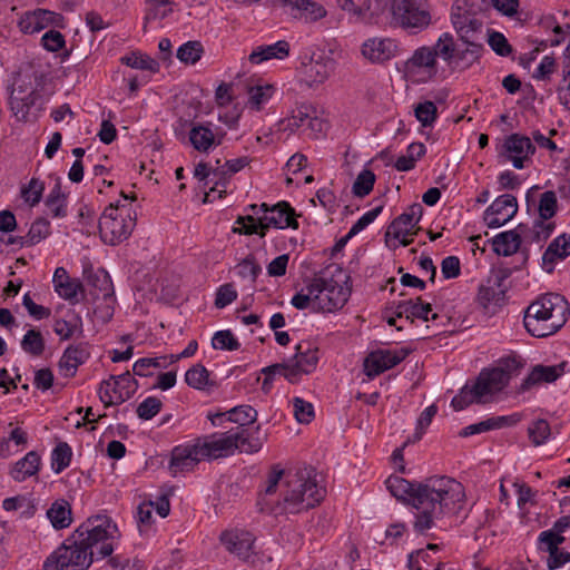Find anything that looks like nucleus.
I'll list each match as a JSON object with an SVG mask.
<instances>
[{"instance_id": "393cba45", "label": "nucleus", "mask_w": 570, "mask_h": 570, "mask_svg": "<svg viewBox=\"0 0 570 570\" xmlns=\"http://www.w3.org/2000/svg\"><path fill=\"white\" fill-rule=\"evenodd\" d=\"M392 3L394 0H366L357 19L381 26H393Z\"/></svg>"}, {"instance_id": "a211bd4d", "label": "nucleus", "mask_w": 570, "mask_h": 570, "mask_svg": "<svg viewBox=\"0 0 570 570\" xmlns=\"http://www.w3.org/2000/svg\"><path fill=\"white\" fill-rule=\"evenodd\" d=\"M421 216H396L385 230V244L390 249L412 244L420 230L417 226Z\"/></svg>"}, {"instance_id": "7ed1b4c3", "label": "nucleus", "mask_w": 570, "mask_h": 570, "mask_svg": "<svg viewBox=\"0 0 570 570\" xmlns=\"http://www.w3.org/2000/svg\"><path fill=\"white\" fill-rule=\"evenodd\" d=\"M117 538V525L109 518H90L46 559L43 569L87 570L95 560L114 552Z\"/></svg>"}, {"instance_id": "37998d69", "label": "nucleus", "mask_w": 570, "mask_h": 570, "mask_svg": "<svg viewBox=\"0 0 570 570\" xmlns=\"http://www.w3.org/2000/svg\"><path fill=\"white\" fill-rule=\"evenodd\" d=\"M291 304L297 309L311 308L317 312L315 283L313 279L292 297Z\"/></svg>"}, {"instance_id": "cd10ccee", "label": "nucleus", "mask_w": 570, "mask_h": 570, "mask_svg": "<svg viewBox=\"0 0 570 570\" xmlns=\"http://www.w3.org/2000/svg\"><path fill=\"white\" fill-rule=\"evenodd\" d=\"M276 87L272 83L258 80L247 87L246 107L252 111H261L274 97Z\"/></svg>"}, {"instance_id": "e433bc0d", "label": "nucleus", "mask_w": 570, "mask_h": 570, "mask_svg": "<svg viewBox=\"0 0 570 570\" xmlns=\"http://www.w3.org/2000/svg\"><path fill=\"white\" fill-rule=\"evenodd\" d=\"M47 517L55 529L68 528L72 522L70 504L65 499L56 500L48 509Z\"/></svg>"}, {"instance_id": "473e14b6", "label": "nucleus", "mask_w": 570, "mask_h": 570, "mask_svg": "<svg viewBox=\"0 0 570 570\" xmlns=\"http://www.w3.org/2000/svg\"><path fill=\"white\" fill-rule=\"evenodd\" d=\"M47 180L50 190L45 198V205L53 214H61L66 210L67 206V196L61 189V177L56 173H50L47 176Z\"/></svg>"}, {"instance_id": "8fccbe9b", "label": "nucleus", "mask_w": 570, "mask_h": 570, "mask_svg": "<svg viewBox=\"0 0 570 570\" xmlns=\"http://www.w3.org/2000/svg\"><path fill=\"white\" fill-rule=\"evenodd\" d=\"M414 116L423 127H432L438 119V108L433 101L425 100L414 107Z\"/></svg>"}, {"instance_id": "a878e982", "label": "nucleus", "mask_w": 570, "mask_h": 570, "mask_svg": "<svg viewBox=\"0 0 570 570\" xmlns=\"http://www.w3.org/2000/svg\"><path fill=\"white\" fill-rule=\"evenodd\" d=\"M89 356V348L85 343L68 346L59 361L61 375L65 377L75 376L78 367L86 363Z\"/></svg>"}, {"instance_id": "4d7b16f0", "label": "nucleus", "mask_w": 570, "mask_h": 570, "mask_svg": "<svg viewBox=\"0 0 570 570\" xmlns=\"http://www.w3.org/2000/svg\"><path fill=\"white\" fill-rule=\"evenodd\" d=\"M236 269L238 276L244 279H248L250 283H255L262 272L261 266L255 262V258L250 256L238 263Z\"/></svg>"}, {"instance_id": "4468645a", "label": "nucleus", "mask_w": 570, "mask_h": 570, "mask_svg": "<svg viewBox=\"0 0 570 570\" xmlns=\"http://www.w3.org/2000/svg\"><path fill=\"white\" fill-rule=\"evenodd\" d=\"M282 124L285 130L294 132L298 129H303L313 138H317L327 129V122L317 116L316 108L309 104L296 106Z\"/></svg>"}, {"instance_id": "9d476101", "label": "nucleus", "mask_w": 570, "mask_h": 570, "mask_svg": "<svg viewBox=\"0 0 570 570\" xmlns=\"http://www.w3.org/2000/svg\"><path fill=\"white\" fill-rule=\"evenodd\" d=\"M521 362L515 356H508L499 360L498 365L490 370H483L475 383L488 401L493 394L501 392L510 382L511 377L518 374Z\"/></svg>"}, {"instance_id": "6e6552de", "label": "nucleus", "mask_w": 570, "mask_h": 570, "mask_svg": "<svg viewBox=\"0 0 570 570\" xmlns=\"http://www.w3.org/2000/svg\"><path fill=\"white\" fill-rule=\"evenodd\" d=\"M451 22L459 40L476 51H483V22L466 0H456L451 9Z\"/></svg>"}, {"instance_id": "4be33fe9", "label": "nucleus", "mask_w": 570, "mask_h": 570, "mask_svg": "<svg viewBox=\"0 0 570 570\" xmlns=\"http://www.w3.org/2000/svg\"><path fill=\"white\" fill-rule=\"evenodd\" d=\"M504 156L517 169H522L531 161L535 147L531 139L520 134H512L504 140Z\"/></svg>"}, {"instance_id": "603ef678", "label": "nucleus", "mask_w": 570, "mask_h": 570, "mask_svg": "<svg viewBox=\"0 0 570 570\" xmlns=\"http://www.w3.org/2000/svg\"><path fill=\"white\" fill-rule=\"evenodd\" d=\"M528 434L534 446L542 445L550 436V425L546 420L539 419L529 425Z\"/></svg>"}, {"instance_id": "774afa93", "label": "nucleus", "mask_w": 570, "mask_h": 570, "mask_svg": "<svg viewBox=\"0 0 570 570\" xmlns=\"http://www.w3.org/2000/svg\"><path fill=\"white\" fill-rule=\"evenodd\" d=\"M556 60L550 56H544L533 72V78L544 80L553 73Z\"/></svg>"}, {"instance_id": "58836bf2", "label": "nucleus", "mask_w": 570, "mask_h": 570, "mask_svg": "<svg viewBox=\"0 0 570 570\" xmlns=\"http://www.w3.org/2000/svg\"><path fill=\"white\" fill-rule=\"evenodd\" d=\"M45 181L32 177L28 183L20 187V198L28 208L36 207L43 197Z\"/></svg>"}, {"instance_id": "3c124183", "label": "nucleus", "mask_w": 570, "mask_h": 570, "mask_svg": "<svg viewBox=\"0 0 570 570\" xmlns=\"http://www.w3.org/2000/svg\"><path fill=\"white\" fill-rule=\"evenodd\" d=\"M204 48L199 41H187L177 50V58L189 65H195L203 56Z\"/></svg>"}, {"instance_id": "412c9836", "label": "nucleus", "mask_w": 570, "mask_h": 570, "mask_svg": "<svg viewBox=\"0 0 570 570\" xmlns=\"http://www.w3.org/2000/svg\"><path fill=\"white\" fill-rule=\"evenodd\" d=\"M63 17L47 9L24 11L19 16L18 28L24 35L38 33L49 27H62Z\"/></svg>"}, {"instance_id": "338daca9", "label": "nucleus", "mask_w": 570, "mask_h": 570, "mask_svg": "<svg viewBox=\"0 0 570 570\" xmlns=\"http://www.w3.org/2000/svg\"><path fill=\"white\" fill-rule=\"evenodd\" d=\"M22 304L27 308L30 316L36 320H42L50 315V309L42 305L36 304L30 297L29 293L23 295Z\"/></svg>"}, {"instance_id": "49530a36", "label": "nucleus", "mask_w": 570, "mask_h": 570, "mask_svg": "<svg viewBox=\"0 0 570 570\" xmlns=\"http://www.w3.org/2000/svg\"><path fill=\"white\" fill-rule=\"evenodd\" d=\"M72 451L68 443L60 442L52 450L51 468L55 473H61L71 462Z\"/></svg>"}, {"instance_id": "ea45409f", "label": "nucleus", "mask_w": 570, "mask_h": 570, "mask_svg": "<svg viewBox=\"0 0 570 570\" xmlns=\"http://www.w3.org/2000/svg\"><path fill=\"white\" fill-rule=\"evenodd\" d=\"M185 382L200 391H210L215 386V382L209 379V372L202 364H196L186 372Z\"/></svg>"}, {"instance_id": "f03ea898", "label": "nucleus", "mask_w": 570, "mask_h": 570, "mask_svg": "<svg viewBox=\"0 0 570 570\" xmlns=\"http://www.w3.org/2000/svg\"><path fill=\"white\" fill-rule=\"evenodd\" d=\"M325 498L313 469L282 470L274 466L257 504L263 512L275 515L297 514L315 508Z\"/></svg>"}, {"instance_id": "b1692460", "label": "nucleus", "mask_w": 570, "mask_h": 570, "mask_svg": "<svg viewBox=\"0 0 570 570\" xmlns=\"http://www.w3.org/2000/svg\"><path fill=\"white\" fill-rule=\"evenodd\" d=\"M399 51L397 41L392 38L374 37L365 40L362 45V55L373 63H383L396 57Z\"/></svg>"}, {"instance_id": "864d4df0", "label": "nucleus", "mask_w": 570, "mask_h": 570, "mask_svg": "<svg viewBox=\"0 0 570 570\" xmlns=\"http://www.w3.org/2000/svg\"><path fill=\"white\" fill-rule=\"evenodd\" d=\"M55 292L70 304H77L80 302L79 294L83 293V285L79 279L72 278L67 284H60Z\"/></svg>"}, {"instance_id": "0eeeda50", "label": "nucleus", "mask_w": 570, "mask_h": 570, "mask_svg": "<svg viewBox=\"0 0 570 570\" xmlns=\"http://www.w3.org/2000/svg\"><path fill=\"white\" fill-rule=\"evenodd\" d=\"M318 362V351L313 348L309 343L297 344L296 353L285 360L283 363H276L262 370L265 375L263 389H269L275 375L284 376L288 382H297L303 374L312 373Z\"/></svg>"}, {"instance_id": "6ab92c4d", "label": "nucleus", "mask_w": 570, "mask_h": 570, "mask_svg": "<svg viewBox=\"0 0 570 570\" xmlns=\"http://www.w3.org/2000/svg\"><path fill=\"white\" fill-rule=\"evenodd\" d=\"M135 226V216H99L100 237L105 244L111 246L126 240Z\"/></svg>"}, {"instance_id": "2f4dec72", "label": "nucleus", "mask_w": 570, "mask_h": 570, "mask_svg": "<svg viewBox=\"0 0 570 570\" xmlns=\"http://www.w3.org/2000/svg\"><path fill=\"white\" fill-rule=\"evenodd\" d=\"M40 466V455L36 451H30L12 465L9 474L16 482H23L28 478L36 476Z\"/></svg>"}, {"instance_id": "bf43d9fd", "label": "nucleus", "mask_w": 570, "mask_h": 570, "mask_svg": "<svg viewBox=\"0 0 570 570\" xmlns=\"http://www.w3.org/2000/svg\"><path fill=\"white\" fill-rule=\"evenodd\" d=\"M50 229L49 222L40 216L38 217L30 226V229L28 232V237L31 244H37L41 239H43L48 234Z\"/></svg>"}, {"instance_id": "c9c22d12", "label": "nucleus", "mask_w": 570, "mask_h": 570, "mask_svg": "<svg viewBox=\"0 0 570 570\" xmlns=\"http://www.w3.org/2000/svg\"><path fill=\"white\" fill-rule=\"evenodd\" d=\"M53 332L61 340L71 338L76 333L82 332L81 317L72 311L68 312L65 317L55 320Z\"/></svg>"}, {"instance_id": "2eb2a0df", "label": "nucleus", "mask_w": 570, "mask_h": 570, "mask_svg": "<svg viewBox=\"0 0 570 570\" xmlns=\"http://www.w3.org/2000/svg\"><path fill=\"white\" fill-rule=\"evenodd\" d=\"M298 216H237V224L239 227L235 228L234 232L239 234L253 235L258 234L265 236L266 230L272 226L278 229L298 228Z\"/></svg>"}, {"instance_id": "a18cd8bd", "label": "nucleus", "mask_w": 570, "mask_h": 570, "mask_svg": "<svg viewBox=\"0 0 570 570\" xmlns=\"http://www.w3.org/2000/svg\"><path fill=\"white\" fill-rule=\"evenodd\" d=\"M375 180L376 176L371 169H362L352 185L353 195L356 197L367 196L373 190Z\"/></svg>"}, {"instance_id": "f3484780", "label": "nucleus", "mask_w": 570, "mask_h": 570, "mask_svg": "<svg viewBox=\"0 0 570 570\" xmlns=\"http://www.w3.org/2000/svg\"><path fill=\"white\" fill-rule=\"evenodd\" d=\"M406 347L379 348L367 354L364 360V373L368 379L382 374L400 364L410 354Z\"/></svg>"}, {"instance_id": "9b49d317", "label": "nucleus", "mask_w": 570, "mask_h": 570, "mask_svg": "<svg viewBox=\"0 0 570 570\" xmlns=\"http://www.w3.org/2000/svg\"><path fill=\"white\" fill-rule=\"evenodd\" d=\"M438 57L435 43L432 47H419L405 61L406 76L412 81L422 83L433 79L438 72Z\"/></svg>"}, {"instance_id": "20e7f679", "label": "nucleus", "mask_w": 570, "mask_h": 570, "mask_svg": "<svg viewBox=\"0 0 570 570\" xmlns=\"http://www.w3.org/2000/svg\"><path fill=\"white\" fill-rule=\"evenodd\" d=\"M570 306L564 296L547 293L534 299L524 311L523 324L534 337L557 333L568 321Z\"/></svg>"}, {"instance_id": "72a5a7b5", "label": "nucleus", "mask_w": 570, "mask_h": 570, "mask_svg": "<svg viewBox=\"0 0 570 570\" xmlns=\"http://www.w3.org/2000/svg\"><path fill=\"white\" fill-rule=\"evenodd\" d=\"M561 375L559 366L537 365L522 381L520 392H525L541 383H552Z\"/></svg>"}, {"instance_id": "ddd939ff", "label": "nucleus", "mask_w": 570, "mask_h": 570, "mask_svg": "<svg viewBox=\"0 0 570 570\" xmlns=\"http://www.w3.org/2000/svg\"><path fill=\"white\" fill-rule=\"evenodd\" d=\"M393 26L422 30L431 23V14L421 0H394Z\"/></svg>"}, {"instance_id": "f257e3e1", "label": "nucleus", "mask_w": 570, "mask_h": 570, "mask_svg": "<svg viewBox=\"0 0 570 570\" xmlns=\"http://www.w3.org/2000/svg\"><path fill=\"white\" fill-rule=\"evenodd\" d=\"M385 483L393 497L419 511L414 527L420 532L431 529L434 520L445 514L459 513L465 498L463 485L449 476H431L412 483L391 475Z\"/></svg>"}, {"instance_id": "de8ad7c7", "label": "nucleus", "mask_w": 570, "mask_h": 570, "mask_svg": "<svg viewBox=\"0 0 570 570\" xmlns=\"http://www.w3.org/2000/svg\"><path fill=\"white\" fill-rule=\"evenodd\" d=\"M173 12L170 0H149L145 16V24L151 21H160Z\"/></svg>"}, {"instance_id": "c756f323", "label": "nucleus", "mask_w": 570, "mask_h": 570, "mask_svg": "<svg viewBox=\"0 0 570 570\" xmlns=\"http://www.w3.org/2000/svg\"><path fill=\"white\" fill-rule=\"evenodd\" d=\"M394 315L396 317H405L406 320L420 318L423 321H429V314L431 313V304L423 303L421 297H417L415 301H403L399 302L394 305ZM438 314H432L431 320H435Z\"/></svg>"}, {"instance_id": "0e129e2a", "label": "nucleus", "mask_w": 570, "mask_h": 570, "mask_svg": "<svg viewBox=\"0 0 570 570\" xmlns=\"http://www.w3.org/2000/svg\"><path fill=\"white\" fill-rule=\"evenodd\" d=\"M441 272L444 278H455L461 273L460 259L456 256H446L441 263Z\"/></svg>"}, {"instance_id": "e2e57ef3", "label": "nucleus", "mask_w": 570, "mask_h": 570, "mask_svg": "<svg viewBox=\"0 0 570 570\" xmlns=\"http://www.w3.org/2000/svg\"><path fill=\"white\" fill-rule=\"evenodd\" d=\"M237 298V292L232 284L222 285L216 293L215 306L224 308Z\"/></svg>"}, {"instance_id": "6e6d98bb", "label": "nucleus", "mask_w": 570, "mask_h": 570, "mask_svg": "<svg viewBox=\"0 0 570 570\" xmlns=\"http://www.w3.org/2000/svg\"><path fill=\"white\" fill-rule=\"evenodd\" d=\"M212 345L215 350H227V351H236L240 346L237 338L228 330L216 332L213 336Z\"/></svg>"}, {"instance_id": "c03bdc74", "label": "nucleus", "mask_w": 570, "mask_h": 570, "mask_svg": "<svg viewBox=\"0 0 570 570\" xmlns=\"http://www.w3.org/2000/svg\"><path fill=\"white\" fill-rule=\"evenodd\" d=\"M21 348L31 356H40L45 351L42 334L35 328L27 331L21 340Z\"/></svg>"}, {"instance_id": "1a4fd4ad", "label": "nucleus", "mask_w": 570, "mask_h": 570, "mask_svg": "<svg viewBox=\"0 0 570 570\" xmlns=\"http://www.w3.org/2000/svg\"><path fill=\"white\" fill-rule=\"evenodd\" d=\"M436 52L452 71H465L479 62L481 52L456 40L451 32H443L438 38Z\"/></svg>"}, {"instance_id": "052dcab7", "label": "nucleus", "mask_w": 570, "mask_h": 570, "mask_svg": "<svg viewBox=\"0 0 570 570\" xmlns=\"http://www.w3.org/2000/svg\"><path fill=\"white\" fill-rule=\"evenodd\" d=\"M41 45L47 51L57 52L65 47L66 40L61 32L49 30L42 36Z\"/></svg>"}, {"instance_id": "f8f14e48", "label": "nucleus", "mask_w": 570, "mask_h": 570, "mask_svg": "<svg viewBox=\"0 0 570 570\" xmlns=\"http://www.w3.org/2000/svg\"><path fill=\"white\" fill-rule=\"evenodd\" d=\"M316 292L317 312H335L341 309L347 302L350 288L334 278H313Z\"/></svg>"}, {"instance_id": "5fc2aeb1", "label": "nucleus", "mask_w": 570, "mask_h": 570, "mask_svg": "<svg viewBox=\"0 0 570 570\" xmlns=\"http://www.w3.org/2000/svg\"><path fill=\"white\" fill-rule=\"evenodd\" d=\"M295 419L303 424L309 423L314 419V406L302 397H294L292 401Z\"/></svg>"}, {"instance_id": "4c0bfd02", "label": "nucleus", "mask_w": 570, "mask_h": 570, "mask_svg": "<svg viewBox=\"0 0 570 570\" xmlns=\"http://www.w3.org/2000/svg\"><path fill=\"white\" fill-rule=\"evenodd\" d=\"M289 4L297 10L298 17L306 22H314L326 16L325 8L312 0H289Z\"/></svg>"}, {"instance_id": "09e8293b", "label": "nucleus", "mask_w": 570, "mask_h": 570, "mask_svg": "<svg viewBox=\"0 0 570 570\" xmlns=\"http://www.w3.org/2000/svg\"><path fill=\"white\" fill-rule=\"evenodd\" d=\"M518 213V200L511 194L500 195L494 202L487 208L484 214H517Z\"/></svg>"}, {"instance_id": "680f3d73", "label": "nucleus", "mask_w": 570, "mask_h": 570, "mask_svg": "<svg viewBox=\"0 0 570 570\" xmlns=\"http://www.w3.org/2000/svg\"><path fill=\"white\" fill-rule=\"evenodd\" d=\"M488 42L491 49L499 56L507 57L512 51L507 38L500 32L493 31L490 33Z\"/></svg>"}, {"instance_id": "69168bd1", "label": "nucleus", "mask_w": 570, "mask_h": 570, "mask_svg": "<svg viewBox=\"0 0 570 570\" xmlns=\"http://www.w3.org/2000/svg\"><path fill=\"white\" fill-rule=\"evenodd\" d=\"M538 209L539 214H556L559 209L556 193L548 190L541 194Z\"/></svg>"}, {"instance_id": "13d9d810", "label": "nucleus", "mask_w": 570, "mask_h": 570, "mask_svg": "<svg viewBox=\"0 0 570 570\" xmlns=\"http://www.w3.org/2000/svg\"><path fill=\"white\" fill-rule=\"evenodd\" d=\"M161 405L158 397L149 396L138 405L137 415L142 420H150L159 413Z\"/></svg>"}, {"instance_id": "dca6fc26", "label": "nucleus", "mask_w": 570, "mask_h": 570, "mask_svg": "<svg viewBox=\"0 0 570 570\" xmlns=\"http://www.w3.org/2000/svg\"><path fill=\"white\" fill-rule=\"evenodd\" d=\"M136 392V381L129 372L111 375L100 383L99 397L106 405L120 404L129 400Z\"/></svg>"}, {"instance_id": "423d86ee", "label": "nucleus", "mask_w": 570, "mask_h": 570, "mask_svg": "<svg viewBox=\"0 0 570 570\" xmlns=\"http://www.w3.org/2000/svg\"><path fill=\"white\" fill-rule=\"evenodd\" d=\"M229 446V440H215L212 434L178 445L171 452L170 471L174 475L193 471L204 460L227 456L226 449Z\"/></svg>"}, {"instance_id": "5701e85b", "label": "nucleus", "mask_w": 570, "mask_h": 570, "mask_svg": "<svg viewBox=\"0 0 570 570\" xmlns=\"http://www.w3.org/2000/svg\"><path fill=\"white\" fill-rule=\"evenodd\" d=\"M225 549L240 560H248L254 553V535L246 530H227L220 534Z\"/></svg>"}, {"instance_id": "7c9ffc66", "label": "nucleus", "mask_w": 570, "mask_h": 570, "mask_svg": "<svg viewBox=\"0 0 570 570\" xmlns=\"http://www.w3.org/2000/svg\"><path fill=\"white\" fill-rule=\"evenodd\" d=\"M570 255V237L561 235L553 239L542 255V267L552 273L558 261Z\"/></svg>"}, {"instance_id": "39448f33", "label": "nucleus", "mask_w": 570, "mask_h": 570, "mask_svg": "<svg viewBox=\"0 0 570 570\" xmlns=\"http://www.w3.org/2000/svg\"><path fill=\"white\" fill-rule=\"evenodd\" d=\"M229 422L237 424L224 433H213L215 440H229L230 446L226 449V455L235 451L256 453L264 440L259 436V425L253 426L257 420V411L250 405L244 404L228 410Z\"/></svg>"}, {"instance_id": "f704fd0d", "label": "nucleus", "mask_w": 570, "mask_h": 570, "mask_svg": "<svg viewBox=\"0 0 570 570\" xmlns=\"http://www.w3.org/2000/svg\"><path fill=\"white\" fill-rule=\"evenodd\" d=\"M521 245V236L517 230H508L498 234L492 239L493 250L501 256H511L518 252Z\"/></svg>"}, {"instance_id": "a19ab883", "label": "nucleus", "mask_w": 570, "mask_h": 570, "mask_svg": "<svg viewBox=\"0 0 570 570\" xmlns=\"http://www.w3.org/2000/svg\"><path fill=\"white\" fill-rule=\"evenodd\" d=\"M487 400L474 382L471 386L465 385L460 393L452 399L451 405L455 411H461L472 403H485Z\"/></svg>"}, {"instance_id": "aec40b11", "label": "nucleus", "mask_w": 570, "mask_h": 570, "mask_svg": "<svg viewBox=\"0 0 570 570\" xmlns=\"http://www.w3.org/2000/svg\"><path fill=\"white\" fill-rule=\"evenodd\" d=\"M334 65L330 57L313 55L307 61L302 62L298 69L299 80L309 88H317L331 77Z\"/></svg>"}, {"instance_id": "c85d7f7f", "label": "nucleus", "mask_w": 570, "mask_h": 570, "mask_svg": "<svg viewBox=\"0 0 570 570\" xmlns=\"http://www.w3.org/2000/svg\"><path fill=\"white\" fill-rule=\"evenodd\" d=\"M188 141L194 149L200 153H207L220 144V139L216 138L209 124H193L188 132Z\"/></svg>"}, {"instance_id": "79ce46f5", "label": "nucleus", "mask_w": 570, "mask_h": 570, "mask_svg": "<svg viewBox=\"0 0 570 570\" xmlns=\"http://www.w3.org/2000/svg\"><path fill=\"white\" fill-rule=\"evenodd\" d=\"M120 61L134 69L147 70L150 72H157L159 70L158 61L140 51L129 52L121 57Z\"/></svg>"}, {"instance_id": "bb28decb", "label": "nucleus", "mask_w": 570, "mask_h": 570, "mask_svg": "<svg viewBox=\"0 0 570 570\" xmlns=\"http://www.w3.org/2000/svg\"><path fill=\"white\" fill-rule=\"evenodd\" d=\"M289 43L285 40H279L271 45H261L253 49L248 56V60L253 65L277 59L283 60L289 55Z\"/></svg>"}]
</instances>
